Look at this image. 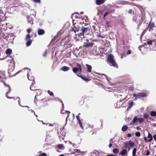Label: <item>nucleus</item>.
Segmentation results:
<instances>
[{
    "instance_id": "obj_1",
    "label": "nucleus",
    "mask_w": 156,
    "mask_h": 156,
    "mask_svg": "<svg viewBox=\"0 0 156 156\" xmlns=\"http://www.w3.org/2000/svg\"><path fill=\"white\" fill-rule=\"evenodd\" d=\"M107 61L110 66L115 67H118V65L114 59V56L113 55L110 54L108 55Z\"/></svg>"
},
{
    "instance_id": "obj_2",
    "label": "nucleus",
    "mask_w": 156,
    "mask_h": 156,
    "mask_svg": "<svg viewBox=\"0 0 156 156\" xmlns=\"http://www.w3.org/2000/svg\"><path fill=\"white\" fill-rule=\"evenodd\" d=\"M133 21L137 23H140L141 21V17L140 14L135 15L133 17Z\"/></svg>"
},
{
    "instance_id": "obj_3",
    "label": "nucleus",
    "mask_w": 156,
    "mask_h": 156,
    "mask_svg": "<svg viewBox=\"0 0 156 156\" xmlns=\"http://www.w3.org/2000/svg\"><path fill=\"white\" fill-rule=\"evenodd\" d=\"M134 144H135L133 141L129 140L125 143L124 147L126 148H127L128 146L133 147L134 146Z\"/></svg>"
},
{
    "instance_id": "obj_4",
    "label": "nucleus",
    "mask_w": 156,
    "mask_h": 156,
    "mask_svg": "<svg viewBox=\"0 0 156 156\" xmlns=\"http://www.w3.org/2000/svg\"><path fill=\"white\" fill-rule=\"evenodd\" d=\"M152 140V136L149 133H148L147 137H144V140L147 143L151 142Z\"/></svg>"
},
{
    "instance_id": "obj_5",
    "label": "nucleus",
    "mask_w": 156,
    "mask_h": 156,
    "mask_svg": "<svg viewBox=\"0 0 156 156\" xmlns=\"http://www.w3.org/2000/svg\"><path fill=\"white\" fill-rule=\"evenodd\" d=\"M30 34H28L25 38V40L27 41L26 43V45L27 46H30L32 42V41L30 39Z\"/></svg>"
},
{
    "instance_id": "obj_6",
    "label": "nucleus",
    "mask_w": 156,
    "mask_h": 156,
    "mask_svg": "<svg viewBox=\"0 0 156 156\" xmlns=\"http://www.w3.org/2000/svg\"><path fill=\"white\" fill-rule=\"evenodd\" d=\"M77 67H74L73 69V71L74 73H76L77 72L79 71L81 72L82 68L81 66L79 64H77Z\"/></svg>"
},
{
    "instance_id": "obj_7",
    "label": "nucleus",
    "mask_w": 156,
    "mask_h": 156,
    "mask_svg": "<svg viewBox=\"0 0 156 156\" xmlns=\"http://www.w3.org/2000/svg\"><path fill=\"white\" fill-rule=\"evenodd\" d=\"M4 85L5 86H8L9 87V90L8 91V92H7L6 94V97L8 98H9V99H10V98H11V97H9V96H8V94L9 93H10V92H11V89L10 88V87L9 86V85L7 84H6L5 83H4Z\"/></svg>"
},
{
    "instance_id": "obj_8",
    "label": "nucleus",
    "mask_w": 156,
    "mask_h": 156,
    "mask_svg": "<svg viewBox=\"0 0 156 156\" xmlns=\"http://www.w3.org/2000/svg\"><path fill=\"white\" fill-rule=\"evenodd\" d=\"M154 24L153 23H150L149 25V31H151L153 30V27H155Z\"/></svg>"
},
{
    "instance_id": "obj_9",
    "label": "nucleus",
    "mask_w": 156,
    "mask_h": 156,
    "mask_svg": "<svg viewBox=\"0 0 156 156\" xmlns=\"http://www.w3.org/2000/svg\"><path fill=\"white\" fill-rule=\"evenodd\" d=\"M128 152L126 149H123L122 151L120 152L119 155H121L122 156L127 155Z\"/></svg>"
},
{
    "instance_id": "obj_10",
    "label": "nucleus",
    "mask_w": 156,
    "mask_h": 156,
    "mask_svg": "<svg viewBox=\"0 0 156 156\" xmlns=\"http://www.w3.org/2000/svg\"><path fill=\"white\" fill-rule=\"evenodd\" d=\"M88 28L87 27H84L83 28L82 30V33L83 35H87L88 34Z\"/></svg>"
},
{
    "instance_id": "obj_11",
    "label": "nucleus",
    "mask_w": 156,
    "mask_h": 156,
    "mask_svg": "<svg viewBox=\"0 0 156 156\" xmlns=\"http://www.w3.org/2000/svg\"><path fill=\"white\" fill-rule=\"evenodd\" d=\"M45 33L44 30L42 29H39L37 32L38 34L39 35H43Z\"/></svg>"
},
{
    "instance_id": "obj_12",
    "label": "nucleus",
    "mask_w": 156,
    "mask_h": 156,
    "mask_svg": "<svg viewBox=\"0 0 156 156\" xmlns=\"http://www.w3.org/2000/svg\"><path fill=\"white\" fill-rule=\"evenodd\" d=\"M69 69L70 68L69 67L64 66L62 67L60 69L63 71H67L69 70Z\"/></svg>"
},
{
    "instance_id": "obj_13",
    "label": "nucleus",
    "mask_w": 156,
    "mask_h": 156,
    "mask_svg": "<svg viewBox=\"0 0 156 156\" xmlns=\"http://www.w3.org/2000/svg\"><path fill=\"white\" fill-rule=\"evenodd\" d=\"M105 1V0H96V4L98 5H100L103 3Z\"/></svg>"
},
{
    "instance_id": "obj_14",
    "label": "nucleus",
    "mask_w": 156,
    "mask_h": 156,
    "mask_svg": "<svg viewBox=\"0 0 156 156\" xmlns=\"http://www.w3.org/2000/svg\"><path fill=\"white\" fill-rule=\"evenodd\" d=\"M86 66H87V71L88 72L90 73L91 72L92 67V66L88 64H86Z\"/></svg>"
},
{
    "instance_id": "obj_15",
    "label": "nucleus",
    "mask_w": 156,
    "mask_h": 156,
    "mask_svg": "<svg viewBox=\"0 0 156 156\" xmlns=\"http://www.w3.org/2000/svg\"><path fill=\"white\" fill-rule=\"evenodd\" d=\"M76 119H77V120H78V122H79V124L80 125V127L82 129H83V125H82V124L81 122V121L80 119V117L79 116H76Z\"/></svg>"
},
{
    "instance_id": "obj_16",
    "label": "nucleus",
    "mask_w": 156,
    "mask_h": 156,
    "mask_svg": "<svg viewBox=\"0 0 156 156\" xmlns=\"http://www.w3.org/2000/svg\"><path fill=\"white\" fill-rule=\"evenodd\" d=\"M7 62H9L12 63L13 61L12 58L10 56H8L6 57Z\"/></svg>"
},
{
    "instance_id": "obj_17",
    "label": "nucleus",
    "mask_w": 156,
    "mask_h": 156,
    "mask_svg": "<svg viewBox=\"0 0 156 156\" xmlns=\"http://www.w3.org/2000/svg\"><path fill=\"white\" fill-rule=\"evenodd\" d=\"M27 76L28 79V80H34V77L30 75L28 72L27 73Z\"/></svg>"
},
{
    "instance_id": "obj_18",
    "label": "nucleus",
    "mask_w": 156,
    "mask_h": 156,
    "mask_svg": "<svg viewBox=\"0 0 156 156\" xmlns=\"http://www.w3.org/2000/svg\"><path fill=\"white\" fill-rule=\"evenodd\" d=\"M57 147L59 149L63 150L64 149V146L62 144H59L57 146Z\"/></svg>"
},
{
    "instance_id": "obj_19",
    "label": "nucleus",
    "mask_w": 156,
    "mask_h": 156,
    "mask_svg": "<svg viewBox=\"0 0 156 156\" xmlns=\"http://www.w3.org/2000/svg\"><path fill=\"white\" fill-rule=\"evenodd\" d=\"M128 127L127 126H123L122 128V130L123 132H125L127 129Z\"/></svg>"
},
{
    "instance_id": "obj_20",
    "label": "nucleus",
    "mask_w": 156,
    "mask_h": 156,
    "mask_svg": "<svg viewBox=\"0 0 156 156\" xmlns=\"http://www.w3.org/2000/svg\"><path fill=\"white\" fill-rule=\"evenodd\" d=\"M12 52V50L10 49H8L5 51V53L7 55H10Z\"/></svg>"
},
{
    "instance_id": "obj_21",
    "label": "nucleus",
    "mask_w": 156,
    "mask_h": 156,
    "mask_svg": "<svg viewBox=\"0 0 156 156\" xmlns=\"http://www.w3.org/2000/svg\"><path fill=\"white\" fill-rule=\"evenodd\" d=\"M33 19L32 18L29 17L28 18V21L29 23L30 24H33Z\"/></svg>"
},
{
    "instance_id": "obj_22",
    "label": "nucleus",
    "mask_w": 156,
    "mask_h": 156,
    "mask_svg": "<svg viewBox=\"0 0 156 156\" xmlns=\"http://www.w3.org/2000/svg\"><path fill=\"white\" fill-rule=\"evenodd\" d=\"M150 115L152 116H156V112L154 111H151L150 113Z\"/></svg>"
},
{
    "instance_id": "obj_23",
    "label": "nucleus",
    "mask_w": 156,
    "mask_h": 156,
    "mask_svg": "<svg viewBox=\"0 0 156 156\" xmlns=\"http://www.w3.org/2000/svg\"><path fill=\"white\" fill-rule=\"evenodd\" d=\"M113 152L114 154H118L119 152V150L117 148H115L113 150Z\"/></svg>"
},
{
    "instance_id": "obj_24",
    "label": "nucleus",
    "mask_w": 156,
    "mask_h": 156,
    "mask_svg": "<svg viewBox=\"0 0 156 156\" xmlns=\"http://www.w3.org/2000/svg\"><path fill=\"white\" fill-rule=\"evenodd\" d=\"M36 90L37 92H36V93H37V94L35 96V98H36V97L37 95H38V94H40L41 93V90L39 89Z\"/></svg>"
},
{
    "instance_id": "obj_25",
    "label": "nucleus",
    "mask_w": 156,
    "mask_h": 156,
    "mask_svg": "<svg viewBox=\"0 0 156 156\" xmlns=\"http://www.w3.org/2000/svg\"><path fill=\"white\" fill-rule=\"evenodd\" d=\"M110 13V12L109 11H108L106 12L104 14V16H103V19H104V20H105V16H106L108 15Z\"/></svg>"
},
{
    "instance_id": "obj_26",
    "label": "nucleus",
    "mask_w": 156,
    "mask_h": 156,
    "mask_svg": "<svg viewBox=\"0 0 156 156\" xmlns=\"http://www.w3.org/2000/svg\"><path fill=\"white\" fill-rule=\"evenodd\" d=\"M139 95L140 96V97H144L146 96V95L145 93H139Z\"/></svg>"
},
{
    "instance_id": "obj_27",
    "label": "nucleus",
    "mask_w": 156,
    "mask_h": 156,
    "mask_svg": "<svg viewBox=\"0 0 156 156\" xmlns=\"http://www.w3.org/2000/svg\"><path fill=\"white\" fill-rule=\"evenodd\" d=\"M133 97H135L136 98V99L140 98V96L139 95V93H138L137 94H136L135 93H134L133 94Z\"/></svg>"
},
{
    "instance_id": "obj_28",
    "label": "nucleus",
    "mask_w": 156,
    "mask_h": 156,
    "mask_svg": "<svg viewBox=\"0 0 156 156\" xmlns=\"http://www.w3.org/2000/svg\"><path fill=\"white\" fill-rule=\"evenodd\" d=\"M136 148H134L132 154L133 156H135L136 153Z\"/></svg>"
},
{
    "instance_id": "obj_29",
    "label": "nucleus",
    "mask_w": 156,
    "mask_h": 156,
    "mask_svg": "<svg viewBox=\"0 0 156 156\" xmlns=\"http://www.w3.org/2000/svg\"><path fill=\"white\" fill-rule=\"evenodd\" d=\"M153 41V40H150L147 41V43L148 45H151L152 44Z\"/></svg>"
},
{
    "instance_id": "obj_30",
    "label": "nucleus",
    "mask_w": 156,
    "mask_h": 156,
    "mask_svg": "<svg viewBox=\"0 0 156 156\" xmlns=\"http://www.w3.org/2000/svg\"><path fill=\"white\" fill-rule=\"evenodd\" d=\"M138 119L137 117H135L133 119L132 121L133 122L135 123L136 122V121L138 120Z\"/></svg>"
},
{
    "instance_id": "obj_31",
    "label": "nucleus",
    "mask_w": 156,
    "mask_h": 156,
    "mask_svg": "<svg viewBox=\"0 0 156 156\" xmlns=\"http://www.w3.org/2000/svg\"><path fill=\"white\" fill-rule=\"evenodd\" d=\"M138 121L140 123H142L144 121V119L143 118H140L138 119Z\"/></svg>"
},
{
    "instance_id": "obj_32",
    "label": "nucleus",
    "mask_w": 156,
    "mask_h": 156,
    "mask_svg": "<svg viewBox=\"0 0 156 156\" xmlns=\"http://www.w3.org/2000/svg\"><path fill=\"white\" fill-rule=\"evenodd\" d=\"M35 83V82H33L32 83L31 85V86H30V88L32 90H34L33 89V85Z\"/></svg>"
},
{
    "instance_id": "obj_33",
    "label": "nucleus",
    "mask_w": 156,
    "mask_h": 156,
    "mask_svg": "<svg viewBox=\"0 0 156 156\" xmlns=\"http://www.w3.org/2000/svg\"><path fill=\"white\" fill-rule=\"evenodd\" d=\"M112 140H113V139H110V143L109 144V145H108V147L110 148H111L112 146V145L111 143H113L112 141Z\"/></svg>"
},
{
    "instance_id": "obj_34",
    "label": "nucleus",
    "mask_w": 156,
    "mask_h": 156,
    "mask_svg": "<svg viewBox=\"0 0 156 156\" xmlns=\"http://www.w3.org/2000/svg\"><path fill=\"white\" fill-rule=\"evenodd\" d=\"M48 94L51 96H53L54 94L53 92L50 91L49 90L48 91Z\"/></svg>"
},
{
    "instance_id": "obj_35",
    "label": "nucleus",
    "mask_w": 156,
    "mask_h": 156,
    "mask_svg": "<svg viewBox=\"0 0 156 156\" xmlns=\"http://www.w3.org/2000/svg\"><path fill=\"white\" fill-rule=\"evenodd\" d=\"M79 30V28H74L73 29V31L75 32L76 33L77 32H78Z\"/></svg>"
},
{
    "instance_id": "obj_36",
    "label": "nucleus",
    "mask_w": 156,
    "mask_h": 156,
    "mask_svg": "<svg viewBox=\"0 0 156 156\" xmlns=\"http://www.w3.org/2000/svg\"><path fill=\"white\" fill-rule=\"evenodd\" d=\"M135 135L137 137H139L140 136V133L139 132H137L135 133Z\"/></svg>"
},
{
    "instance_id": "obj_37",
    "label": "nucleus",
    "mask_w": 156,
    "mask_h": 156,
    "mask_svg": "<svg viewBox=\"0 0 156 156\" xmlns=\"http://www.w3.org/2000/svg\"><path fill=\"white\" fill-rule=\"evenodd\" d=\"M84 35L82 33H80L79 35V36L81 38H84Z\"/></svg>"
},
{
    "instance_id": "obj_38",
    "label": "nucleus",
    "mask_w": 156,
    "mask_h": 156,
    "mask_svg": "<svg viewBox=\"0 0 156 156\" xmlns=\"http://www.w3.org/2000/svg\"><path fill=\"white\" fill-rule=\"evenodd\" d=\"M149 116V115L147 114H144V117L145 119H147Z\"/></svg>"
},
{
    "instance_id": "obj_39",
    "label": "nucleus",
    "mask_w": 156,
    "mask_h": 156,
    "mask_svg": "<svg viewBox=\"0 0 156 156\" xmlns=\"http://www.w3.org/2000/svg\"><path fill=\"white\" fill-rule=\"evenodd\" d=\"M133 101L131 102L129 105V108H131L133 105Z\"/></svg>"
},
{
    "instance_id": "obj_40",
    "label": "nucleus",
    "mask_w": 156,
    "mask_h": 156,
    "mask_svg": "<svg viewBox=\"0 0 156 156\" xmlns=\"http://www.w3.org/2000/svg\"><path fill=\"white\" fill-rule=\"evenodd\" d=\"M93 43L88 44H86L85 46L87 47H89L90 45H91V46H92L93 45Z\"/></svg>"
},
{
    "instance_id": "obj_41",
    "label": "nucleus",
    "mask_w": 156,
    "mask_h": 156,
    "mask_svg": "<svg viewBox=\"0 0 156 156\" xmlns=\"http://www.w3.org/2000/svg\"><path fill=\"white\" fill-rule=\"evenodd\" d=\"M47 50H45V51H44V53L43 54V56H44V57H45L46 55L47 54Z\"/></svg>"
},
{
    "instance_id": "obj_42",
    "label": "nucleus",
    "mask_w": 156,
    "mask_h": 156,
    "mask_svg": "<svg viewBox=\"0 0 156 156\" xmlns=\"http://www.w3.org/2000/svg\"><path fill=\"white\" fill-rule=\"evenodd\" d=\"M47 154L44 153H42L39 156H47Z\"/></svg>"
},
{
    "instance_id": "obj_43",
    "label": "nucleus",
    "mask_w": 156,
    "mask_h": 156,
    "mask_svg": "<svg viewBox=\"0 0 156 156\" xmlns=\"http://www.w3.org/2000/svg\"><path fill=\"white\" fill-rule=\"evenodd\" d=\"M146 151V155L147 156L149 155L150 154V152L148 150H147Z\"/></svg>"
},
{
    "instance_id": "obj_44",
    "label": "nucleus",
    "mask_w": 156,
    "mask_h": 156,
    "mask_svg": "<svg viewBox=\"0 0 156 156\" xmlns=\"http://www.w3.org/2000/svg\"><path fill=\"white\" fill-rule=\"evenodd\" d=\"M18 98V99H19V100H18V102H19V105L20 106H21V107H24L23 106H22V105H20V100H20V98H19V97H17V98Z\"/></svg>"
},
{
    "instance_id": "obj_45",
    "label": "nucleus",
    "mask_w": 156,
    "mask_h": 156,
    "mask_svg": "<svg viewBox=\"0 0 156 156\" xmlns=\"http://www.w3.org/2000/svg\"><path fill=\"white\" fill-rule=\"evenodd\" d=\"M73 146L74 147H77V145L74 143H72V144Z\"/></svg>"
},
{
    "instance_id": "obj_46",
    "label": "nucleus",
    "mask_w": 156,
    "mask_h": 156,
    "mask_svg": "<svg viewBox=\"0 0 156 156\" xmlns=\"http://www.w3.org/2000/svg\"><path fill=\"white\" fill-rule=\"evenodd\" d=\"M34 1L36 3H39L40 2V0H34Z\"/></svg>"
},
{
    "instance_id": "obj_47",
    "label": "nucleus",
    "mask_w": 156,
    "mask_h": 156,
    "mask_svg": "<svg viewBox=\"0 0 156 156\" xmlns=\"http://www.w3.org/2000/svg\"><path fill=\"white\" fill-rule=\"evenodd\" d=\"M127 2L123 1L122 2H121V4L124 5V4H127Z\"/></svg>"
},
{
    "instance_id": "obj_48",
    "label": "nucleus",
    "mask_w": 156,
    "mask_h": 156,
    "mask_svg": "<svg viewBox=\"0 0 156 156\" xmlns=\"http://www.w3.org/2000/svg\"><path fill=\"white\" fill-rule=\"evenodd\" d=\"M74 151L77 153H79L80 152V150L77 149H75Z\"/></svg>"
},
{
    "instance_id": "obj_49",
    "label": "nucleus",
    "mask_w": 156,
    "mask_h": 156,
    "mask_svg": "<svg viewBox=\"0 0 156 156\" xmlns=\"http://www.w3.org/2000/svg\"><path fill=\"white\" fill-rule=\"evenodd\" d=\"M31 30L30 28L28 29L27 30V32L28 33V34H29V33H30Z\"/></svg>"
},
{
    "instance_id": "obj_50",
    "label": "nucleus",
    "mask_w": 156,
    "mask_h": 156,
    "mask_svg": "<svg viewBox=\"0 0 156 156\" xmlns=\"http://www.w3.org/2000/svg\"><path fill=\"white\" fill-rule=\"evenodd\" d=\"M46 124L47 125H48V126H53L52 124H50V123H46Z\"/></svg>"
},
{
    "instance_id": "obj_51",
    "label": "nucleus",
    "mask_w": 156,
    "mask_h": 156,
    "mask_svg": "<svg viewBox=\"0 0 156 156\" xmlns=\"http://www.w3.org/2000/svg\"><path fill=\"white\" fill-rule=\"evenodd\" d=\"M131 51L130 50H129L127 52V55H129L130 54Z\"/></svg>"
},
{
    "instance_id": "obj_52",
    "label": "nucleus",
    "mask_w": 156,
    "mask_h": 156,
    "mask_svg": "<svg viewBox=\"0 0 156 156\" xmlns=\"http://www.w3.org/2000/svg\"><path fill=\"white\" fill-rule=\"evenodd\" d=\"M153 138L155 140H156V134H155L153 136Z\"/></svg>"
},
{
    "instance_id": "obj_53",
    "label": "nucleus",
    "mask_w": 156,
    "mask_h": 156,
    "mask_svg": "<svg viewBox=\"0 0 156 156\" xmlns=\"http://www.w3.org/2000/svg\"><path fill=\"white\" fill-rule=\"evenodd\" d=\"M80 77H81L84 80L86 81L87 80V79H86V78L83 77L81 76H80Z\"/></svg>"
},
{
    "instance_id": "obj_54",
    "label": "nucleus",
    "mask_w": 156,
    "mask_h": 156,
    "mask_svg": "<svg viewBox=\"0 0 156 156\" xmlns=\"http://www.w3.org/2000/svg\"><path fill=\"white\" fill-rule=\"evenodd\" d=\"M127 136L128 137H130L131 136V134L130 133H128L127 135Z\"/></svg>"
},
{
    "instance_id": "obj_55",
    "label": "nucleus",
    "mask_w": 156,
    "mask_h": 156,
    "mask_svg": "<svg viewBox=\"0 0 156 156\" xmlns=\"http://www.w3.org/2000/svg\"><path fill=\"white\" fill-rule=\"evenodd\" d=\"M132 10L131 9L129 10L128 11L129 13H130V14L132 13Z\"/></svg>"
},
{
    "instance_id": "obj_56",
    "label": "nucleus",
    "mask_w": 156,
    "mask_h": 156,
    "mask_svg": "<svg viewBox=\"0 0 156 156\" xmlns=\"http://www.w3.org/2000/svg\"><path fill=\"white\" fill-rule=\"evenodd\" d=\"M107 156H116L115 155H114V154H109V155H107Z\"/></svg>"
},
{
    "instance_id": "obj_57",
    "label": "nucleus",
    "mask_w": 156,
    "mask_h": 156,
    "mask_svg": "<svg viewBox=\"0 0 156 156\" xmlns=\"http://www.w3.org/2000/svg\"><path fill=\"white\" fill-rule=\"evenodd\" d=\"M20 71H19L17 72L14 75V76L16 75V74L19 73Z\"/></svg>"
},
{
    "instance_id": "obj_58",
    "label": "nucleus",
    "mask_w": 156,
    "mask_h": 156,
    "mask_svg": "<svg viewBox=\"0 0 156 156\" xmlns=\"http://www.w3.org/2000/svg\"><path fill=\"white\" fill-rule=\"evenodd\" d=\"M68 142H69V144H72V143H72L71 141H68Z\"/></svg>"
},
{
    "instance_id": "obj_59",
    "label": "nucleus",
    "mask_w": 156,
    "mask_h": 156,
    "mask_svg": "<svg viewBox=\"0 0 156 156\" xmlns=\"http://www.w3.org/2000/svg\"><path fill=\"white\" fill-rule=\"evenodd\" d=\"M30 111L31 112H33V113H34V114H35V112L33 111V110H30Z\"/></svg>"
},
{
    "instance_id": "obj_60",
    "label": "nucleus",
    "mask_w": 156,
    "mask_h": 156,
    "mask_svg": "<svg viewBox=\"0 0 156 156\" xmlns=\"http://www.w3.org/2000/svg\"><path fill=\"white\" fill-rule=\"evenodd\" d=\"M54 99H55V100H59V98H54Z\"/></svg>"
},
{
    "instance_id": "obj_61",
    "label": "nucleus",
    "mask_w": 156,
    "mask_h": 156,
    "mask_svg": "<svg viewBox=\"0 0 156 156\" xmlns=\"http://www.w3.org/2000/svg\"><path fill=\"white\" fill-rule=\"evenodd\" d=\"M80 14H81L83 15V12H80Z\"/></svg>"
},
{
    "instance_id": "obj_62",
    "label": "nucleus",
    "mask_w": 156,
    "mask_h": 156,
    "mask_svg": "<svg viewBox=\"0 0 156 156\" xmlns=\"http://www.w3.org/2000/svg\"><path fill=\"white\" fill-rule=\"evenodd\" d=\"M66 113H68L69 114L70 113V112L69 111H66Z\"/></svg>"
},
{
    "instance_id": "obj_63",
    "label": "nucleus",
    "mask_w": 156,
    "mask_h": 156,
    "mask_svg": "<svg viewBox=\"0 0 156 156\" xmlns=\"http://www.w3.org/2000/svg\"><path fill=\"white\" fill-rule=\"evenodd\" d=\"M58 156H65V155L63 154H61L59 155Z\"/></svg>"
},
{
    "instance_id": "obj_64",
    "label": "nucleus",
    "mask_w": 156,
    "mask_h": 156,
    "mask_svg": "<svg viewBox=\"0 0 156 156\" xmlns=\"http://www.w3.org/2000/svg\"><path fill=\"white\" fill-rule=\"evenodd\" d=\"M127 148H128V150L129 151L130 149V147H129L128 146Z\"/></svg>"
}]
</instances>
